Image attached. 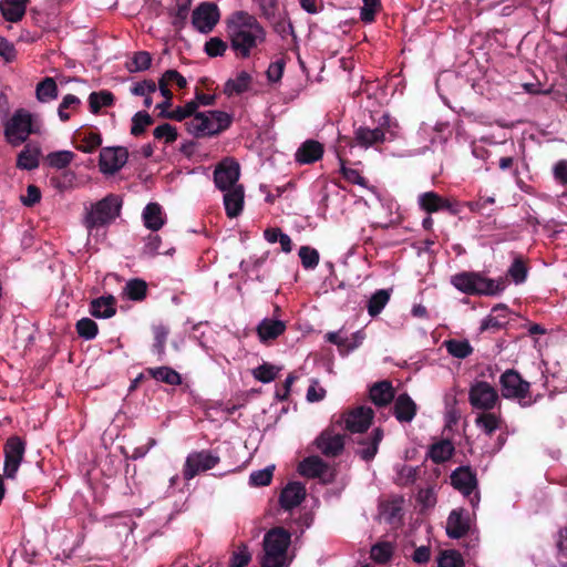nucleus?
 <instances>
[{
	"mask_svg": "<svg viewBox=\"0 0 567 567\" xmlns=\"http://www.w3.org/2000/svg\"><path fill=\"white\" fill-rule=\"evenodd\" d=\"M227 32L233 49L243 58H248L251 50L266 39L264 28L246 12H237L228 20Z\"/></svg>",
	"mask_w": 567,
	"mask_h": 567,
	"instance_id": "1",
	"label": "nucleus"
},
{
	"mask_svg": "<svg viewBox=\"0 0 567 567\" xmlns=\"http://www.w3.org/2000/svg\"><path fill=\"white\" fill-rule=\"evenodd\" d=\"M230 114L223 111H195L194 116L186 121V131L194 137H208L225 131L231 124Z\"/></svg>",
	"mask_w": 567,
	"mask_h": 567,
	"instance_id": "2",
	"label": "nucleus"
},
{
	"mask_svg": "<svg viewBox=\"0 0 567 567\" xmlns=\"http://www.w3.org/2000/svg\"><path fill=\"white\" fill-rule=\"evenodd\" d=\"M290 534L284 528L277 527L269 530L264 537L262 567H287L290 563L288 548Z\"/></svg>",
	"mask_w": 567,
	"mask_h": 567,
	"instance_id": "3",
	"label": "nucleus"
},
{
	"mask_svg": "<svg viewBox=\"0 0 567 567\" xmlns=\"http://www.w3.org/2000/svg\"><path fill=\"white\" fill-rule=\"evenodd\" d=\"M452 285L467 295H496L504 290V281L491 279L478 272H461L452 277Z\"/></svg>",
	"mask_w": 567,
	"mask_h": 567,
	"instance_id": "4",
	"label": "nucleus"
},
{
	"mask_svg": "<svg viewBox=\"0 0 567 567\" xmlns=\"http://www.w3.org/2000/svg\"><path fill=\"white\" fill-rule=\"evenodd\" d=\"M122 203L116 196H106L87 210L84 225L91 233L95 227L111 223L120 215Z\"/></svg>",
	"mask_w": 567,
	"mask_h": 567,
	"instance_id": "5",
	"label": "nucleus"
},
{
	"mask_svg": "<svg viewBox=\"0 0 567 567\" xmlns=\"http://www.w3.org/2000/svg\"><path fill=\"white\" fill-rule=\"evenodd\" d=\"M33 132L32 115L24 110L16 111L4 124L6 140L13 146L22 144Z\"/></svg>",
	"mask_w": 567,
	"mask_h": 567,
	"instance_id": "6",
	"label": "nucleus"
},
{
	"mask_svg": "<svg viewBox=\"0 0 567 567\" xmlns=\"http://www.w3.org/2000/svg\"><path fill=\"white\" fill-rule=\"evenodd\" d=\"M502 395L505 399L518 400L523 405L532 403L529 383L524 381L515 370H506L499 378Z\"/></svg>",
	"mask_w": 567,
	"mask_h": 567,
	"instance_id": "7",
	"label": "nucleus"
},
{
	"mask_svg": "<svg viewBox=\"0 0 567 567\" xmlns=\"http://www.w3.org/2000/svg\"><path fill=\"white\" fill-rule=\"evenodd\" d=\"M3 476L14 480L25 453V443L18 436L7 440L4 447Z\"/></svg>",
	"mask_w": 567,
	"mask_h": 567,
	"instance_id": "8",
	"label": "nucleus"
},
{
	"mask_svg": "<svg viewBox=\"0 0 567 567\" xmlns=\"http://www.w3.org/2000/svg\"><path fill=\"white\" fill-rule=\"evenodd\" d=\"M468 400L473 408L488 411L497 405L499 396L492 384L486 381H477L470 388Z\"/></svg>",
	"mask_w": 567,
	"mask_h": 567,
	"instance_id": "9",
	"label": "nucleus"
},
{
	"mask_svg": "<svg viewBox=\"0 0 567 567\" xmlns=\"http://www.w3.org/2000/svg\"><path fill=\"white\" fill-rule=\"evenodd\" d=\"M239 176V164L229 157L223 159L214 171L215 185L221 192L235 188V186H241L238 184Z\"/></svg>",
	"mask_w": 567,
	"mask_h": 567,
	"instance_id": "10",
	"label": "nucleus"
},
{
	"mask_svg": "<svg viewBox=\"0 0 567 567\" xmlns=\"http://www.w3.org/2000/svg\"><path fill=\"white\" fill-rule=\"evenodd\" d=\"M219 462V457L209 451H200L190 453L185 461L184 476L192 480L198 473L215 467Z\"/></svg>",
	"mask_w": 567,
	"mask_h": 567,
	"instance_id": "11",
	"label": "nucleus"
},
{
	"mask_svg": "<svg viewBox=\"0 0 567 567\" xmlns=\"http://www.w3.org/2000/svg\"><path fill=\"white\" fill-rule=\"evenodd\" d=\"M127 158L128 153L124 147H104L100 152V171L104 175H113L126 164Z\"/></svg>",
	"mask_w": 567,
	"mask_h": 567,
	"instance_id": "12",
	"label": "nucleus"
},
{
	"mask_svg": "<svg viewBox=\"0 0 567 567\" xmlns=\"http://www.w3.org/2000/svg\"><path fill=\"white\" fill-rule=\"evenodd\" d=\"M374 413L369 406H358L343 415L346 427L353 433H362L369 429Z\"/></svg>",
	"mask_w": 567,
	"mask_h": 567,
	"instance_id": "13",
	"label": "nucleus"
},
{
	"mask_svg": "<svg viewBox=\"0 0 567 567\" xmlns=\"http://www.w3.org/2000/svg\"><path fill=\"white\" fill-rule=\"evenodd\" d=\"M219 20L218 8L213 3H203L193 12L192 22L194 27L203 32H209Z\"/></svg>",
	"mask_w": 567,
	"mask_h": 567,
	"instance_id": "14",
	"label": "nucleus"
},
{
	"mask_svg": "<svg viewBox=\"0 0 567 567\" xmlns=\"http://www.w3.org/2000/svg\"><path fill=\"white\" fill-rule=\"evenodd\" d=\"M317 449L326 456H337L344 447V436L333 429L324 430L315 441Z\"/></svg>",
	"mask_w": 567,
	"mask_h": 567,
	"instance_id": "15",
	"label": "nucleus"
},
{
	"mask_svg": "<svg viewBox=\"0 0 567 567\" xmlns=\"http://www.w3.org/2000/svg\"><path fill=\"white\" fill-rule=\"evenodd\" d=\"M298 471L302 476L311 478H320L328 482L332 478L330 467L318 456L305 458L298 465Z\"/></svg>",
	"mask_w": 567,
	"mask_h": 567,
	"instance_id": "16",
	"label": "nucleus"
},
{
	"mask_svg": "<svg viewBox=\"0 0 567 567\" xmlns=\"http://www.w3.org/2000/svg\"><path fill=\"white\" fill-rule=\"evenodd\" d=\"M451 484L464 496H470L477 487V480L470 467L462 466L451 474Z\"/></svg>",
	"mask_w": 567,
	"mask_h": 567,
	"instance_id": "17",
	"label": "nucleus"
},
{
	"mask_svg": "<svg viewBox=\"0 0 567 567\" xmlns=\"http://www.w3.org/2000/svg\"><path fill=\"white\" fill-rule=\"evenodd\" d=\"M323 145L315 140L305 141L295 153V161L300 165H308L323 156Z\"/></svg>",
	"mask_w": 567,
	"mask_h": 567,
	"instance_id": "18",
	"label": "nucleus"
},
{
	"mask_svg": "<svg viewBox=\"0 0 567 567\" xmlns=\"http://www.w3.org/2000/svg\"><path fill=\"white\" fill-rule=\"evenodd\" d=\"M224 193V207L229 218L239 216L245 205V190L243 185L235 186Z\"/></svg>",
	"mask_w": 567,
	"mask_h": 567,
	"instance_id": "19",
	"label": "nucleus"
},
{
	"mask_svg": "<svg viewBox=\"0 0 567 567\" xmlns=\"http://www.w3.org/2000/svg\"><path fill=\"white\" fill-rule=\"evenodd\" d=\"M142 219L147 229L157 231L165 225L166 214L159 204L148 203L142 212Z\"/></svg>",
	"mask_w": 567,
	"mask_h": 567,
	"instance_id": "20",
	"label": "nucleus"
},
{
	"mask_svg": "<svg viewBox=\"0 0 567 567\" xmlns=\"http://www.w3.org/2000/svg\"><path fill=\"white\" fill-rule=\"evenodd\" d=\"M470 529L468 519L464 515V509H453L446 522V534L451 538H461Z\"/></svg>",
	"mask_w": 567,
	"mask_h": 567,
	"instance_id": "21",
	"label": "nucleus"
},
{
	"mask_svg": "<svg viewBox=\"0 0 567 567\" xmlns=\"http://www.w3.org/2000/svg\"><path fill=\"white\" fill-rule=\"evenodd\" d=\"M306 489L300 483H289L280 494V505L285 509H291L303 501Z\"/></svg>",
	"mask_w": 567,
	"mask_h": 567,
	"instance_id": "22",
	"label": "nucleus"
},
{
	"mask_svg": "<svg viewBox=\"0 0 567 567\" xmlns=\"http://www.w3.org/2000/svg\"><path fill=\"white\" fill-rule=\"evenodd\" d=\"M252 83L251 75L246 71L238 72L234 78L226 81L224 93L228 96L239 95L247 92Z\"/></svg>",
	"mask_w": 567,
	"mask_h": 567,
	"instance_id": "23",
	"label": "nucleus"
},
{
	"mask_svg": "<svg viewBox=\"0 0 567 567\" xmlns=\"http://www.w3.org/2000/svg\"><path fill=\"white\" fill-rule=\"evenodd\" d=\"M286 330V323L278 319L266 318L257 326V333L261 342L278 338Z\"/></svg>",
	"mask_w": 567,
	"mask_h": 567,
	"instance_id": "24",
	"label": "nucleus"
},
{
	"mask_svg": "<svg viewBox=\"0 0 567 567\" xmlns=\"http://www.w3.org/2000/svg\"><path fill=\"white\" fill-rule=\"evenodd\" d=\"M416 414V404L408 394H400L394 402V415L400 422H411Z\"/></svg>",
	"mask_w": 567,
	"mask_h": 567,
	"instance_id": "25",
	"label": "nucleus"
},
{
	"mask_svg": "<svg viewBox=\"0 0 567 567\" xmlns=\"http://www.w3.org/2000/svg\"><path fill=\"white\" fill-rule=\"evenodd\" d=\"M29 0H1L0 10L3 18L10 22H17L22 19L25 13Z\"/></svg>",
	"mask_w": 567,
	"mask_h": 567,
	"instance_id": "26",
	"label": "nucleus"
},
{
	"mask_svg": "<svg viewBox=\"0 0 567 567\" xmlns=\"http://www.w3.org/2000/svg\"><path fill=\"white\" fill-rule=\"evenodd\" d=\"M116 306L113 296H104L91 302V315L99 319H107L115 315Z\"/></svg>",
	"mask_w": 567,
	"mask_h": 567,
	"instance_id": "27",
	"label": "nucleus"
},
{
	"mask_svg": "<svg viewBox=\"0 0 567 567\" xmlns=\"http://www.w3.org/2000/svg\"><path fill=\"white\" fill-rule=\"evenodd\" d=\"M393 396V386L388 381L378 382L370 389V399L375 405H388L392 401Z\"/></svg>",
	"mask_w": 567,
	"mask_h": 567,
	"instance_id": "28",
	"label": "nucleus"
},
{
	"mask_svg": "<svg viewBox=\"0 0 567 567\" xmlns=\"http://www.w3.org/2000/svg\"><path fill=\"white\" fill-rule=\"evenodd\" d=\"M417 203L420 207L427 212L434 213L443 208H450L449 202L434 192H426L419 196Z\"/></svg>",
	"mask_w": 567,
	"mask_h": 567,
	"instance_id": "29",
	"label": "nucleus"
},
{
	"mask_svg": "<svg viewBox=\"0 0 567 567\" xmlns=\"http://www.w3.org/2000/svg\"><path fill=\"white\" fill-rule=\"evenodd\" d=\"M326 339L329 342L334 343L338 347L349 351L358 348L362 343L364 336L362 332L358 331L354 334H352L350 341L348 338H344L342 336L341 331H337L327 333Z\"/></svg>",
	"mask_w": 567,
	"mask_h": 567,
	"instance_id": "30",
	"label": "nucleus"
},
{
	"mask_svg": "<svg viewBox=\"0 0 567 567\" xmlns=\"http://www.w3.org/2000/svg\"><path fill=\"white\" fill-rule=\"evenodd\" d=\"M475 424L484 433L491 435L501 427L502 416L492 412L480 413L475 419Z\"/></svg>",
	"mask_w": 567,
	"mask_h": 567,
	"instance_id": "31",
	"label": "nucleus"
},
{
	"mask_svg": "<svg viewBox=\"0 0 567 567\" xmlns=\"http://www.w3.org/2000/svg\"><path fill=\"white\" fill-rule=\"evenodd\" d=\"M355 140L361 146L370 147L382 143L384 141V133L381 128L370 130L367 127H360L355 132Z\"/></svg>",
	"mask_w": 567,
	"mask_h": 567,
	"instance_id": "32",
	"label": "nucleus"
},
{
	"mask_svg": "<svg viewBox=\"0 0 567 567\" xmlns=\"http://www.w3.org/2000/svg\"><path fill=\"white\" fill-rule=\"evenodd\" d=\"M147 373L155 380L171 385H178L182 383L179 373L169 367L151 368L147 369Z\"/></svg>",
	"mask_w": 567,
	"mask_h": 567,
	"instance_id": "33",
	"label": "nucleus"
},
{
	"mask_svg": "<svg viewBox=\"0 0 567 567\" xmlns=\"http://www.w3.org/2000/svg\"><path fill=\"white\" fill-rule=\"evenodd\" d=\"M40 148L27 145L18 156V167L22 169H34L39 165Z\"/></svg>",
	"mask_w": 567,
	"mask_h": 567,
	"instance_id": "34",
	"label": "nucleus"
},
{
	"mask_svg": "<svg viewBox=\"0 0 567 567\" xmlns=\"http://www.w3.org/2000/svg\"><path fill=\"white\" fill-rule=\"evenodd\" d=\"M75 154L71 151H55L45 156V163L55 169L68 167L74 159Z\"/></svg>",
	"mask_w": 567,
	"mask_h": 567,
	"instance_id": "35",
	"label": "nucleus"
},
{
	"mask_svg": "<svg viewBox=\"0 0 567 567\" xmlns=\"http://www.w3.org/2000/svg\"><path fill=\"white\" fill-rule=\"evenodd\" d=\"M37 99L40 102H49L58 96V85L52 78H45L37 85Z\"/></svg>",
	"mask_w": 567,
	"mask_h": 567,
	"instance_id": "36",
	"label": "nucleus"
},
{
	"mask_svg": "<svg viewBox=\"0 0 567 567\" xmlns=\"http://www.w3.org/2000/svg\"><path fill=\"white\" fill-rule=\"evenodd\" d=\"M80 104L81 101L79 97L73 94H66L58 107V115L60 120L63 122L68 121L71 115L78 111Z\"/></svg>",
	"mask_w": 567,
	"mask_h": 567,
	"instance_id": "37",
	"label": "nucleus"
},
{
	"mask_svg": "<svg viewBox=\"0 0 567 567\" xmlns=\"http://www.w3.org/2000/svg\"><path fill=\"white\" fill-rule=\"evenodd\" d=\"M445 348L447 352L458 359L467 358L472 352L473 348L467 340H449L445 341Z\"/></svg>",
	"mask_w": 567,
	"mask_h": 567,
	"instance_id": "38",
	"label": "nucleus"
},
{
	"mask_svg": "<svg viewBox=\"0 0 567 567\" xmlns=\"http://www.w3.org/2000/svg\"><path fill=\"white\" fill-rule=\"evenodd\" d=\"M454 452V446L449 441H441L432 445L430 450V457L436 462L441 463L449 460Z\"/></svg>",
	"mask_w": 567,
	"mask_h": 567,
	"instance_id": "39",
	"label": "nucleus"
},
{
	"mask_svg": "<svg viewBox=\"0 0 567 567\" xmlns=\"http://www.w3.org/2000/svg\"><path fill=\"white\" fill-rule=\"evenodd\" d=\"M394 547L389 542H381L372 546L370 555L371 558L379 564L389 561L393 555Z\"/></svg>",
	"mask_w": 567,
	"mask_h": 567,
	"instance_id": "40",
	"label": "nucleus"
},
{
	"mask_svg": "<svg viewBox=\"0 0 567 567\" xmlns=\"http://www.w3.org/2000/svg\"><path fill=\"white\" fill-rule=\"evenodd\" d=\"M390 299V293L386 290H378L373 293L368 303V312L374 317L379 315L386 306Z\"/></svg>",
	"mask_w": 567,
	"mask_h": 567,
	"instance_id": "41",
	"label": "nucleus"
},
{
	"mask_svg": "<svg viewBox=\"0 0 567 567\" xmlns=\"http://www.w3.org/2000/svg\"><path fill=\"white\" fill-rule=\"evenodd\" d=\"M89 101L92 113L96 114L102 107L112 105L114 97L112 93L101 91L91 93Z\"/></svg>",
	"mask_w": 567,
	"mask_h": 567,
	"instance_id": "42",
	"label": "nucleus"
},
{
	"mask_svg": "<svg viewBox=\"0 0 567 567\" xmlns=\"http://www.w3.org/2000/svg\"><path fill=\"white\" fill-rule=\"evenodd\" d=\"M437 567H464V559L456 550H444L437 557Z\"/></svg>",
	"mask_w": 567,
	"mask_h": 567,
	"instance_id": "43",
	"label": "nucleus"
},
{
	"mask_svg": "<svg viewBox=\"0 0 567 567\" xmlns=\"http://www.w3.org/2000/svg\"><path fill=\"white\" fill-rule=\"evenodd\" d=\"M153 135L164 144H172L177 140L178 133L176 127L168 123H164L154 128Z\"/></svg>",
	"mask_w": 567,
	"mask_h": 567,
	"instance_id": "44",
	"label": "nucleus"
},
{
	"mask_svg": "<svg viewBox=\"0 0 567 567\" xmlns=\"http://www.w3.org/2000/svg\"><path fill=\"white\" fill-rule=\"evenodd\" d=\"M383 439V432L380 429H375L372 433L370 443H362L365 447L360 450V455L364 460H371L378 452L380 442Z\"/></svg>",
	"mask_w": 567,
	"mask_h": 567,
	"instance_id": "45",
	"label": "nucleus"
},
{
	"mask_svg": "<svg viewBox=\"0 0 567 567\" xmlns=\"http://www.w3.org/2000/svg\"><path fill=\"white\" fill-rule=\"evenodd\" d=\"M275 465H269L262 470L254 471L249 476V483L252 486H267L272 480Z\"/></svg>",
	"mask_w": 567,
	"mask_h": 567,
	"instance_id": "46",
	"label": "nucleus"
},
{
	"mask_svg": "<svg viewBox=\"0 0 567 567\" xmlns=\"http://www.w3.org/2000/svg\"><path fill=\"white\" fill-rule=\"evenodd\" d=\"M198 104L194 101L186 103L184 106H179L174 111L167 113L165 116L175 121H188L192 116H194L195 111L197 110Z\"/></svg>",
	"mask_w": 567,
	"mask_h": 567,
	"instance_id": "47",
	"label": "nucleus"
},
{
	"mask_svg": "<svg viewBox=\"0 0 567 567\" xmlns=\"http://www.w3.org/2000/svg\"><path fill=\"white\" fill-rule=\"evenodd\" d=\"M125 296L131 300H141L146 293V284L143 280H130L124 288Z\"/></svg>",
	"mask_w": 567,
	"mask_h": 567,
	"instance_id": "48",
	"label": "nucleus"
},
{
	"mask_svg": "<svg viewBox=\"0 0 567 567\" xmlns=\"http://www.w3.org/2000/svg\"><path fill=\"white\" fill-rule=\"evenodd\" d=\"M79 336L85 340H92L96 337L99 328L95 321L90 318H82L76 323Z\"/></svg>",
	"mask_w": 567,
	"mask_h": 567,
	"instance_id": "49",
	"label": "nucleus"
},
{
	"mask_svg": "<svg viewBox=\"0 0 567 567\" xmlns=\"http://www.w3.org/2000/svg\"><path fill=\"white\" fill-rule=\"evenodd\" d=\"M279 369L271 364H261L252 370V375L256 380L268 383L276 379Z\"/></svg>",
	"mask_w": 567,
	"mask_h": 567,
	"instance_id": "50",
	"label": "nucleus"
},
{
	"mask_svg": "<svg viewBox=\"0 0 567 567\" xmlns=\"http://www.w3.org/2000/svg\"><path fill=\"white\" fill-rule=\"evenodd\" d=\"M152 56L146 51H140L134 54L131 63L128 64V70L131 72H141L145 71L151 66Z\"/></svg>",
	"mask_w": 567,
	"mask_h": 567,
	"instance_id": "51",
	"label": "nucleus"
},
{
	"mask_svg": "<svg viewBox=\"0 0 567 567\" xmlns=\"http://www.w3.org/2000/svg\"><path fill=\"white\" fill-rule=\"evenodd\" d=\"M299 257L302 266L307 269H312L319 264V252L309 246H302L299 249Z\"/></svg>",
	"mask_w": 567,
	"mask_h": 567,
	"instance_id": "52",
	"label": "nucleus"
},
{
	"mask_svg": "<svg viewBox=\"0 0 567 567\" xmlns=\"http://www.w3.org/2000/svg\"><path fill=\"white\" fill-rule=\"evenodd\" d=\"M152 123L151 116L145 112L136 113L132 118L131 133L133 135L142 134L145 128Z\"/></svg>",
	"mask_w": 567,
	"mask_h": 567,
	"instance_id": "53",
	"label": "nucleus"
},
{
	"mask_svg": "<svg viewBox=\"0 0 567 567\" xmlns=\"http://www.w3.org/2000/svg\"><path fill=\"white\" fill-rule=\"evenodd\" d=\"M102 143V138L97 133H87L83 136L82 143L78 146L83 153H92L94 152Z\"/></svg>",
	"mask_w": 567,
	"mask_h": 567,
	"instance_id": "54",
	"label": "nucleus"
},
{
	"mask_svg": "<svg viewBox=\"0 0 567 567\" xmlns=\"http://www.w3.org/2000/svg\"><path fill=\"white\" fill-rule=\"evenodd\" d=\"M226 50L227 43L217 37L210 38L205 44V52L213 58L223 55Z\"/></svg>",
	"mask_w": 567,
	"mask_h": 567,
	"instance_id": "55",
	"label": "nucleus"
},
{
	"mask_svg": "<svg viewBox=\"0 0 567 567\" xmlns=\"http://www.w3.org/2000/svg\"><path fill=\"white\" fill-rule=\"evenodd\" d=\"M380 8V0H363V6L360 11V18L364 22H371L374 19L375 12Z\"/></svg>",
	"mask_w": 567,
	"mask_h": 567,
	"instance_id": "56",
	"label": "nucleus"
},
{
	"mask_svg": "<svg viewBox=\"0 0 567 567\" xmlns=\"http://www.w3.org/2000/svg\"><path fill=\"white\" fill-rule=\"evenodd\" d=\"M251 559V554L246 546H240L234 551L231 557V567H245Z\"/></svg>",
	"mask_w": 567,
	"mask_h": 567,
	"instance_id": "57",
	"label": "nucleus"
},
{
	"mask_svg": "<svg viewBox=\"0 0 567 567\" xmlns=\"http://www.w3.org/2000/svg\"><path fill=\"white\" fill-rule=\"evenodd\" d=\"M340 163V172L348 182L365 187V179L360 175L359 171L346 167L342 161Z\"/></svg>",
	"mask_w": 567,
	"mask_h": 567,
	"instance_id": "58",
	"label": "nucleus"
},
{
	"mask_svg": "<svg viewBox=\"0 0 567 567\" xmlns=\"http://www.w3.org/2000/svg\"><path fill=\"white\" fill-rule=\"evenodd\" d=\"M132 94L138 96L151 95L156 92V84L153 81H142L131 89Z\"/></svg>",
	"mask_w": 567,
	"mask_h": 567,
	"instance_id": "59",
	"label": "nucleus"
},
{
	"mask_svg": "<svg viewBox=\"0 0 567 567\" xmlns=\"http://www.w3.org/2000/svg\"><path fill=\"white\" fill-rule=\"evenodd\" d=\"M511 277L516 284H522L526 279L527 270L520 260H515L508 270Z\"/></svg>",
	"mask_w": 567,
	"mask_h": 567,
	"instance_id": "60",
	"label": "nucleus"
},
{
	"mask_svg": "<svg viewBox=\"0 0 567 567\" xmlns=\"http://www.w3.org/2000/svg\"><path fill=\"white\" fill-rule=\"evenodd\" d=\"M417 499L424 507H433L436 503L435 489L433 487L421 489Z\"/></svg>",
	"mask_w": 567,
	"mask_h": 567,
	"instance_id": "61",
	"label": "nucleus"
},
{
	"mask_svg": "<svg viewBox=\"0 0 567 567\" xmlns=\"http://www.w3.org/2000/svg\"><path fill=\"white\" fill-rule=\"evenodd\" d=\"M326 396V390L313 380L307 391V400L309 402H319Z\"/></svg>",
	"mask_w": 567,
	"mask_h": 567,
	"instance_id": "62",
	"label": "nucleus"
},
{
	"mask_svg": "<svg viewBox=\"0 0 567 567\" xmlns=\"http://www.w3.org/2000/svg\"><path fill=\"white\" fill-rule=\"evenodd\" d=\"M0 55L8 62L16 59L17 52L14 45L4 38L0 37Z\"/></svg>",
	"mask_w": 567,
	"mask_h": 567,
	"instance_id": "63",
	"label": "nucleus"
},
{
	"mask_svg": "<svg viewBox=\"0 0 567 567\" xmlns=\"http://www.w3.org/2000/svg\"><path fill=\"white\" fill-rule=\"evenodd\" d=\"M41 198L40 189L34 185H29L27 188V195L21 197V202L25 206H32L37 204Z\"/></svg>",
	"mask_w": 567,
	"mask_h": 567,
	"instance_id": "64",
	"label": "nucleus"
}]
</instances>
